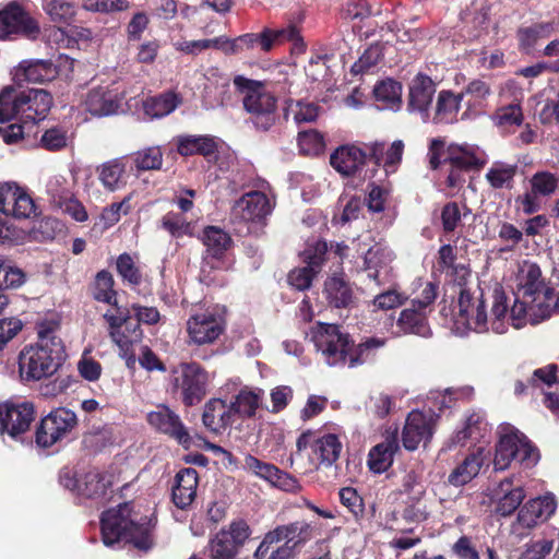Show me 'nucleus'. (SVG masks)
I'll use <instances>...</instances> for the list:
<instances>
[{
	"instance_id": "44",
	"label": "nucleus",
	"mask_w": 559,
	"mask_h": 559,
	"mask_svg": "<svg viewBox=\"0 0 559 559\" xmlns=\"http://www.w3.org/2000/svg\"><path fill=\"white\" fill-rule=\"evenodd\" d=\"M373 95L382 109L397 110L402 104V86L394 80L388 79L378 83L373 88Z\"/></svg>"
},
{
	"instance_id": "16",
	"label": "nucleus",
	"mask_w": 559,
	"mask_h": 559,
	"mask_svg": "<svg viewBox=\"0 0 559 559\" xmlns=\"http://www.w3.org/2000/svg\"><path fill=\"white\" fill-rule=\"evenodd\" d=\"M124 96V87L118 82H111L92 88L86 95L85 106L94 116H109L118 112Z\"/></svg>"
},
{
	"instance_id": "42",
	"label": "nucleus",
	"mask_w": 559,
	"mask_h": 559,
	"mask_svg": "<svg viewBox=\"0 0 559 559\" xmlns=\"http://www.w3.org/2000/svg\"><path fill=\"white\" fill-rule=\"evenodd\" d=\"M313 460L331 466L340 456L342 443L336 435L328 433L318 438L311 445Z\"/></svg>"
},
{
	"instance_id": "39",
	"label": "nucleus",
	"mask_w": 559,
	"mask_h": 559,
	"mask_svg": "<svg viewBox=\"0 0 559 559\" xmlns=\"http://www.w3.org/2000/svg\"><path fill=\"white\" fill-rule=\"evenodd\" d=\"M556 372V365H548L543 368L535 369L532 376L527 379V383H524L522 380L515 382V394H523L527 388L538 389L544 394L551 392L550 389L557 382Z\"/></svg>"
},
{
	"instance_id": "55",
	"label": "nucleus",
	"mask_w": 559,
	"mask_h": 559,
	"mask_svg": "<svg viewBox=\"0 0 559 559\" xmlns=\"http://www.w3.org/2000/svg\"><path fill=\"white\" fill-rule=\"evenodd\" d=\"M469 213V210L464 204L456 202L447 203L441 211V222L444 231H454L460 226L462 219Z\"/></svg>"
},
{
	"instance_id": "51",
	"label": "nucleus",
	"mask_w": 559,
	"mask_h": 559,
	"mask_svg": "<svg viewBox=\"0 0 559 559\" xmlns=\"http://www.w3.org/2000/svg\"><path fill=\"white\" fill-rule=\"evenodd\" d=\"M43 9L52 22L59 24H69L75 16L73 3L67 0H47Z\"/></svg>"
},
{
	"instance_id": "20",
	"label": "nucleus",
	"mask_w": 559,
	"mask_h": 559,
	"mask_svg": "<svg viewBox=\"0 0 559 559\" xmlns=\"http://www.w3.org/2000/svg\"><path fill=\"white\" fill-rule=\"evenodd\" d=\"M243 468L283 491L297 492L301 488L299 481L295 477L281 471L275 465L263 462L251 454H247L245 456Z\"/></svg>"
},
{
	"instance_id": "64",
	"label": "nucleus",
	"mask_w": 559,
	"mask_h": 559,
	"mask_svg": "<svg viewBox=\"0 0 559 559\" xmlns=\"http://www.w3.org/2000/svg\"><path fill=\"white\" fill-rule=\"evenodd\" d=\"M405 300L406 297L403 294L395 290H386L377 295L369 305V308L371 311L390 310L401 306Z\"/></svg>"
},
{
	"instance_id": "61",
	"label": "nucleus",
	"mask_w": 559,
	"mask_h": 559,
	"mask_svg": "<svg viewBox=\"0 0 559 559\" xmlns=\"http://www.w3.org/2000/svg\"><path fill=\"white\" fill-rule=\"evenodd\" d=\"M555 542L548 538L533 540L525 545L524 551L518 559H546L554 550Z\"/></svg>"
},
{
	"instance_id": "30",
	"label": "nucleus",
	"mask_w": 559,
	"mask_h": 559,
	"mask_svg": "<svg viewBox=\"0 0 559 559\" xmlns=\"http://www.w3.org/2000/svg\"><path fill=\"white\" fill-rule=\"evenodd\" d=\"M199 485L198 472L192 467L180 469L175 476L173 501L179 509L189 507L197 497Z\"/></svg>"
},
{
	"instance_id": "29",
	"label": "nucleus",
	"mask_w": 559,
	"mask_h": 559,
	"mask_svg": "<svg viewBox=\"0 0 559 559\" xmlns=\"http://www.w3.org/2000/svg\"><path fill=\"white\" fill-rule=\"evenodd\" d=\"M428 312L409 304L408 307L401 311L396 321L397 331H393L392 334L395 336L402 334H415L421 337L429 336L431 330L428 324Z\"/></svg>"
},
{
	"instance_id": "7",
	"label": "nucleus",
	"mask_w": 559,
	"mask_h": 559,
	"mask_svg": "<svg viewBox=\"0 0 559 559\" xmlns=\"http://www.w3.org/2000/svg\"><path fill=\"white\" fill-rule=\"evenodd\" d=\"M234 84L243 94V107L251 115L255 128L269 130L276 120V98L261 82L242 75H237Z\"/></svg>"
},
{
	"instance_id": "6",
	"label": "nucleus",
	"mask_w": 559,
	"mask_h": 559,
	"mask_svg": "<svg viewBox=\"0 0 559 559\" xmlns=\"http://www.w3.org/2000/svg\"><path fill=\"white\" fill-rule=\"evenodd\" d=\"M52 105L51 95L40 88L17 92L7 86L0 93V122L16 119L22 123H36L45 119Z\"/></svg>"
},
{
	"instance_id": "38",
	"label": "nucleus",
	"mask_w": 559,
	"mask_h": 559,
	"mask_svg": "<svg viewBox=\"0 0 559 559\" xmlns=\"http://www.w3.org/2000/svg\"><path fill=\"white\" fill-rule=\"evenodd\" d=\"M98 178L109 191H116L127 185V165L123 158H115L98 167Z\"/></svg>"
},
{
	"instance_id": "1",
	"label": "nucleus",
	"mask_w": 559,
	"mask_h": 559,
	"mask_svg": "<svg viewBox=\"0 0 559 559\" xmlns=\"http://www.w3.org/2000/svg\"><path fill=\"white\" fill-rule=\"evenodd\" d=\"M447 292L457 296V326L478 333L491 330L502 334L508 331L511 319L508 298L501 287L493 289L490 317L486 311L484 293L468 272L463 271L459 280L449 283Z\"/></svg>"
},
{
	"instance_id": "26",
	"label": "nucleus",
	"mask_w": 559,
	"mask_h": 559,
	"mask_svg": "<svg viewBox=\"0 0 559 559\" xmlns=\"http://www.w3.org/2000/svg\"><path fill=\"white\" fill-rule=\"evenodd\" d=\"M270 533L295 558L312 537V527L306 521H295L277 525Z\"/></svg>"
},
{
	"instance_id": "58",
	"label": "nucleus",
	"mask_w": 559,
	"mask_h": 559,
	"mask_svg": "<svg viewBox=\"0 0 559 559\" xmlns=\"http://www.w3.org/2000/svg\"><path fill=\"white\" fill-rule=\"evenodd\" d=\"M383 53L380 45H371L365 50L360 58L352 66L350 72L354 75L364 74L372 71V69L381 60Z\"/></svg>"
},
{
	"instance_id": "9",
	"label": "nucleus",
	"mask_w": 559,
	"mask_h": 559,
	"mask_svg": "<svg viewBox=\"0 0 559 559\" xmlns=\"http://www.w3.org/2000/svg\"><path fill=\"white\" fill-rule=\"evenodd\" d=\"M212 376L197 362H182L173 371V386L186 406L199 404L207 394Z\"/></svg>"
},
{
	"instance_id": "45",
	"label": "nucleus",
	"mask_w": 559,
	"mask_h": 559,
	"mask_svg": "<svg viewBox=\"0 0 559 559\" xmlns=\"http://www.w3.org/2000/svg\"><path fill=\"white\" fill-rule=\"evenodd\" d=\"M202 241L206 247L207 254L215 259L222 258L231 246L230 236L215 226H207L204 229Z\"/></svg>"
},
{
	"instance_id": "35",
	"label": "nucleus",
	"mask_w": 559,
	"mask_h": 559,
	"mask_svg": "<svg viewBox=\"0 0 559 559\" xmlns=\"http://www.w3.org/2000/svg\"><path fill=\"white\" fill-rule=\"evenodd\" d=\"M462 100L465 99L467 107L463 117L468 115L481 114L488 105V98L491 96L490 84L480 79L471 81L460 93Z\"/></svg>"
},
{
	"instance_id": "40",
	"label": "nucleus",
	"mask_w": 559,
	"mask_h": 559,
	"mask_svg": "<svg viewBox=\"0 0 559 559\" xmlns=\"http://www.w3.org/2000/svg\"><path fill=\"white\" fill-rule=\"evenodd\" d=\"M217 150L214 138L210 135H182L177 139V151L182 156L201 154L210 156Z\"/></svg>"
},
{
	"instance_id": "24",
	"label": "nucleus",
	"mask_w": 559,
	"mask_h": 559,
	"mask_svg": "<svg viewBox=\"0 0 559 559\" xmlns=\"http://www.w3.org/2000/svg\"><path fill=\"white\" fill-rule=\"evenodd\" d=\"M436 93L433 81L425 75L417 74L409 84L407 110L418 114L424 122L430 120V105Z\"/></svg>"
},
{
	"instance_id": "12",
	"label": "nucleus",
	"mask_w": 559,
	"mask_h": 559,
	"mask_svg": "<svg viewBox=\"0 0 559 559\" xmlns=\"http://www.w3.org/2000/svg\"><path fill=\"white\" fill-rule=\"evenodd\" d=\"M35 419L33 403L7 401L0 403V433L14 441L24 442L31 424Z\"/></svg>"
},
{
	"instance_id": "41",
	"label": "nucleus",
	"mask_w": 559,
	"mask_h": 559,
	"mask_svg": "<svg viewBox=\"0 0 559 559\" xmlns=\"http://www.w3.org/2000/svg\"><path fill=\"white\" fill-rule=\"evenodd\" d=\"M263 399L261 389H241L230 402L235 417L251 418L255 415Z\"/></svg>"
},
{
	"instance_id": "54",
	"label": "nucleus",
	"mask_w": 559,
	"mask_h": 559,
	"mask_svg": "<svg viewBox=\"0 0 559 559\" xmlns=\"http://www.w3.org/2000/svg\"><path fill=\"white\" fill-rule=\"evenodd\" d=\"M93 296L96 300L108 305L116 304V292L114 290L112 275L107 271L97 273L93 287Z\"/></svg>"
},
{
	"instance_id": "25",
	"label": "nucleus",
	"mask_w": 559,
	"mask_h": 559,
	"mask_svg": "<svg viewBox=\"0 0 559 559\" xmlns=\"http://www.w3.org/2000/svg\"><path fill=\"white\" fill-rule=\"evenodd\" d=\"M556 508L557 502L551 493L530 499L520 509L516 523L524 528L531 530L547 521L555 513Z\"/></svg>"
},
{
	"instance_id": "59",
	"label": "nucleus",
	"mask_w": 559,
	"mask_h": 559,
	"mask_svg": "<svg viewBox=\"0 0 559 559\" xmlns=\"http://www.w3.org/2000/svg\"><path fill=\"white\" fill-rule=\"evenodd\" d=\"M25 273L0 259V292L7 288H17L25 283Z\"/></svg>"
},
{
	"instance_id": "31",
	"label": "nucleus",
	"mask_w": 559,
	"mask_h": 559,
	"mask_svg": "<svg viewBox=\"0 0 559 559\" xmlns=\"http://www.w3.org/2000/svg\"><path fill=\"white\" fill-rule=\"evenodd\" d=\"M204 426L213 432H222L235 421L230 403L222 399H211L206 402L202 415Z\"/></svg>"
},
{
	"instance_id": "22",
	"label": "nucleus",
	"mask_w": 559,
	"mask_h": 559,
	"mask_svg": "<svg viewBox=\"0 0 559 559\" xmlns=\"http://www.w3.org/2000/svg\"><path fill=\"white\" fill-rule=\"evenodd\" d=\"M39 32L36 22L20 7L12 4L0 11V39L23 35L35 37Z\"/></svg>"
},
{
	"instance_id": "48",
	"label": "nucleus",
	"mask_w": 559,
	"mask_h": 559,
	"mask_svg": "<svg viewBox=\"0 0 559 559\" xmlns=\"http://www.w3.org/2000/svg\"><path fill=\"white\" fill-rule=\"evenodd\" d=\"M516 170V165L496 162L487 170L486 179L495 189H510L513 186Z\"/></svg>"
},
{
	"instance_id": "27",
	"label": "nucleus",
	"mask_w": 559,
	"mask_h": 559,
	"mask_svg": "<svg viewBox=\"0 0 559 559\" xmlns=\"http://www.w3.org/2000/svg\"><path fill=\"white\" fill-rule=\"evenodd\" d=\"M58 75L57 67L49 60L22 61L13 71V81L17 86L23 83H44Z\"/></svg>"
},
{
	"instance_id": "32",
	"label": "nucleus",
	"mask_w": 559,
	"mask_h": 559,
	"mask_svg": "<svg viewBox=\"0 0 559 559\" xmlns=\"http://www.w3.org/2000/svg\"><path fill=\"white\" fill-rule=\"evenodd\" d=\"M367 154L355 145H344L330 157L331 166L343 176H352L365 164Z\"/></svg>"
},
{
	"instance_id": "2",
	"label": "nucleus",
	"mask_w": 559,
	"mask_h": 559,
	"mask_svg": "<svg viewBox=\"0 0 559 559\" xmlns=\"http://www.w3.org/2000/svg\"><path fill=\"white\" fill-rule=\"evenodd\" d=\"M514 282L520 296L509 312L515 329L526 323L537 324L551 316V288L545 285L536 263L527 260L518 263Z\"/></svg>"
},
{
	"instance_id": "5",
	"label": "nucleus",
	"mask_w": 559,
	"mask_h": 559,
	"mask_svg": "<svg viewBox=\"0 0 559 559\" xmlns=\"http://www.w3.org/2000/svg\"><path fill=\"white\" fill-rule=\"evenodd\" d=\"M102 537L107 547H114L121 540L132 544L142 551L153 546L152 527L146 516L132 514L131 504L126 502L106 511L102 519Z\"/></svg>"
},
{
	"instance_id": "8",
	"label": "nucleus",
	"mask_w": 559,
	"mask_h": 559,
	"mask_svg": "<svg viewBox=\"0 0 559 559\" xmlns=\"http://www.w3.org/2000/svg\"><path fill=\"white\" fill-rule=\"evenodd\" d=\"M538 459L537 449L522 432L510 426L503 428L493 459L496 471H504L513 461L528 468L534 466Z\"/></svg>"
},
{
	"instance_id": "11",
	"label": "nucleus",
	"mask_w": 559,
	"mask_h": 559,
	"mask_svg": "<svg viewBox=\"0 0 559 559\" xmlns=\"http://www.w3.org/2000/svg\"><path fill=\"white\" fill-rule=\"evenodd\" d=\"M265 186L266 183L262 182L259 190L245 193L233 205L231 219L234 224L246 225L248 233H252L254 227L272 212L273 205L264 191Z\"/></svg>"
},
{
	"instance_id": "47",
	"label": "nucleus",
	"mask_w": 559,
	"mask_h": 559,
	"mask_svg": "<svg viewBox=\"0 0 559 559\" xmlns=\"http://www.w3.org/2000/svg\"><path fill=\"white\" fill-rule=\"evenodd\" d=\"M110 485L111 480L108 475L98 471H90L80 479L78 493L87 498H99L106 495Z\"/></svg>"
},
{
	"instance_id": "3",
	"label": "nucleus",
	"mask_w": 559,
	"mask_h": 559,
	"mask_svg": "<svg viewBox=\"0 0 559 559\" xmlns=\"http://www.w3.org/2000/svg\"><path fill=\"white\" fill-rule=\"evenodd\" d=\"M310 340L322 360L330 367L362 365L374 357L385 345L384 338L368 337L355 345L348 334L341 332L335 324L318 322L310 330Z\"/></svg>"
},
{
	"instance_id": "46",
	"label": "nucleus",
	"mask_w": 559,
	"mask_h": 559,
	"mask_svg": "<svg viewBox=\"0 0 559 559\" xmlns=\"http://www.w3.org/2000/svg\"><path fill=\"white\" fill-rule=\"evenodd\" d=\"M326 299L336 308H346L353 301V290L342 277L333 276L325 282Z\"/></svg>"
},
{
	"instance_id": "33",
	"label": "nucleus",
	"mask_w": 559,
	"mask_h": 559,
	"mask_svg": "<svg viewBox=\"0 0 559 559\" xmlns=\"http://www.w3.org/2000/svg\"><path fill=\"white\" fill-rule=\"evenodd\" d=\"M525 498L522 486L513 485L512 478H506L495 490L496 512L502 516L511 515Z\"/></svg>"
},
{
	"instance_id": "18",
	"label": "nucleus",
	"mask_w": 559,
	"mask_h": 559,
	"mask_svg": "<svg viewBox=\"0 0 559 559\" xmlns=\"http://www.w3.org/2000/svg\"><path fill=\"white\" fill-rule=\"evenodd\" d=\"M225 330L221 314L206 310L195 313L187 321V332L192 343L205 345L215 342Z\"/></svg>"
},
{
	"instance_id": "21",
	"label": "nucleus",
	"mask_w": 559,
	"mask_h": 559,
	"mask_svg": "<svg viewBox=\"0 0 559 559\" xmlns=\"http://www.w3.org/2000/svg\"><path fill=\"white\" fill-rule=\"evenodd\" d=\"M449 162L450 169L447 177V185L450 188H457L465 181L463 169L476 166L481 163V156L478 148L471 145L452 144L448 148V154L444 157V166Z\"/></svg>"
},
{
	"instance_id": "4",
	"label": "nucleus",
	"mask_w": 559,
	"mask_h": 559,
	"mask_svg": "<svg viewBox=\"0 0 559 559\" xmlns=\"http://www.w3.org/2000/svg\"><path fill=\"white\" fill-rule=\"evenodd\" d=\"M56 321H40L36 325L37 342L19 354V373L23 381H39L55 374L64 359V346L57 335Z\"/></svg>"
},
{
	"instance_id": "37",
	"label": "nucleus",
	"mask_w": 559,
	"mask_h": 559,
	"mask_svg": "<svg viewBox=\"0 0 559 559\" xmlns=\"http://www.w3.org/2000/svg\"><path fill=\"white\" fill-rule=\"evenodd\" d=\"M462 96L450 91H441L437 98L431 121L435 123H453L457 120Z\"/></svg>"
},
{
	"instance_id": "50",
	"label": "nucleus",
	"mask_w": 559,
	"mask_h": 559,
	"mask_svg": "<svg viewBox=\"0 0 559 559\" xmlns=\"http://www.w3.org/2000/svg\"><path fill=\"white\" fill-rule=\"evenodd\" d=\"M159 227L166 230L171 237L180 238L182 236H191L193 226L187 221L182 213L168 212L160 222Z\"/></svg>"
},
{
	"instance_id": "43",
	"label": "nucleus",
	"mask_w": 559,
	"mask_h": 559,
	"mask_svg": "<svg viewBox=\"0 0 559 559\" xmlns=\"http://www.w3.org/2000/svg\"><path fill=\"white\" fill-rule=\"evenodd\" d=\"M181 103L180 97L174 92H166L152 96L143 102L145 115L152 119L162 118L171 114Z\"/></svg>"
},
{
	"instance_id": "56",
	"label": "nucleus",
	"mask_w": 559,
	"mask_h": 559,
	"mask_svg": "<svg viewBox=\"0 0 559 559\" xmlns=\"http://www.w3.org/2000/svg\"><path fill=\"white\" fill-rule=\"evenodd\" d=\"M552 31L551 24L542 23L535 24L519 31V40L521 46L530 50L535 47L537 41L550 36Z\"/></svg>"
},
{
	"instance_id": "62",
	"label": "nucleus",
	"mask_w": 559,
	"mask_h": 559,
	"mask_svg": "<svg viewBox=\"0 0 559 559\" xmlns=\"http://www.w3.org/2000/svg\"><path fill=\"white\" fill-rule=\"evenodd\" d=\"M131 195L126 197L121 202L112 203L105 207L102 212L100 219L106 227L117 224L122 215H127L130 210Z\"/></svg>"
},
{
	"instance_id": "10",
	"label": "nucleus",
	"mask_w": 559,
	"mask_h": 559,
	"mask_svg": "<svg viewBox=\"0 0 559 559\" xmlns=\"http://www.w3.org/2000/svg\"><path fill=\"white\" fill-rule=\"evenodd\" d=\"M356 251L364 260V270L368 277L382 284L390 277L394 252L385 245L376 242L370 235L360 236L356 240Z\"/></svg>"
},
{
	"instance_id": "34",
	"label": "nucleus",
	"mask_w": 559,
	"mask_h": 559,
	"mask_svg": "<svg viewBox=\"0 0 559 559\" xmlns=\"http://www.w3.org/2000/svg\"><path fill=\"white\" fill-rule=\"evenodd\" d=\"M400 449L396 431L385 436L368 454V466L377 474L385 472L393 463L394 454Z\"/></svg>"
},
{
	"instance_id": "13",
	"label": "nucleus",
	"mask_w": 559,
	"mask_h": 559,
	"mask_svg": "<svg viewBox=\"0 0 559 559\" xmlns=\"http://www.w3.org/2000/svg\"><path fill=\"white\" fill-rule=\"evenodd\" d=\"M76 425L74 412L63 407L53 409L41 419L36 430V443L40 448H49L66 438Z\"/></svg>"
},
{
	"instance_id": "53",
	"label": "nucleus",
	"mask_w": 559,
	"mask_h": 559,
	"mask_svg": "<svg viewBox=\"0 0 559 559\" xmlns=\"http://www.w3.org/2000/svg\"><path fill=\"white\" fill-rule=\"evenodd\" d=\"M254 559H293V556L267 532L254 552Z\"/></svg>"
},
{
	"instance_id": "15",
	"label": "nucleus",
	"mask_w": 559,
	"mask_h": 559,
	"mask_svg": "<svg viewBox=\"0 0 559 559\" xmlns=\"http://www.w3.org/2000/svg\"><path fill=\"white\" fill-rule=\"evenodd\" d=\"M0 212L17 219L37 216V206L32 197L14 182L0 185Z\"/></svg>"
},
{
	"instance_id": "60",
	"label": "nucleus",
	"mask_w": 559,
	"mask_h": 559,
	"mask_svg": "<svg viewBox=\"0 0 559 559\" xmlns=\"http://www.w3.org/2000/svg\"><path fill=\"white\" fill-rule=\"evenodd\" d=\"M298 145L305 155H318L324 148L322 135L316 130L299 132Z\"/></svg>"
},
{
	"instance_id": "63",
	"label": "nucleus",
	"mask_w": 559,
	"mask_h": 559,
	"mask_svg": "<svg viewBox=\"0 0 559 559\" xmlns=\"http://www.w3.org/2000/svg\"><path fill=\"white\" fill-rule=\"evenodd\" d=\"M467 431L471 442H477L485 438L489 431L488 424L480 413L471 414L463 424Z\"/></svg>"
},
{
	"instance_id": "49",
	"label": "nucleus",
	"mask_w": 559,
	"mask_h": 559,
	"mask_svg": "<svg viewBox=\"0 0 559 559\" xmlns=\"http://www.w3.org/2000/svg\"><path fill=\"white\" fill-rule=\"evenodd\" d=\"M414 297L412 298L411 304L430 314L432 311V305L439 294L438 284L430 281L418 280L414 283Z\"/></svg>"
},
{
	"instance_id": "28",
	"label": "nucleus",
	"mask_w": 559,
	"mask_h": 559,
	"mask_svg": "<svg viewBox=\"0 0 559 559\" xmlns=\"http://www.w3.org/2000/svg\"><path fill=\"white\" fill-rule=\"evenodd\" d=\"M489 461V452L479 447L456 465L448 477L453 486H463L474 479Z\"/></svg>"
},
{
	"instance_id": "23",
	"label": "nucleus",
	"mask_w": 559,
	"mask_h": 559,
	"mask_svg": "<svg viewBox=\"0 0 559 559\" xmlns=\"http://www.w3.org/2000/svg\"><path fill=\"white\" fill-rule=\"evenodd\" d=\"M148 424L157 431L165 433L189 448L192 440L180 417L169 407L160 405L147 414Z\"/></svg>"
},
{
	"instance_id": "52",
	"label": "nucleus",
	"mask_w": 559,
	"mask_h": 559,
	"mask_svg": "<svg viewBox=\"0 0 559 559\" xmlns=\"http://www.w3.org/2000/svg\"><path fill=\"white\" fill-rule=\"evenodd\" d=\"M132 162L138 170H158L163 165V153L159 146H151L132 155Z\"/></svg>"
},
{
	"instance_id": "14",
	"label": "nucleus",
	"mask_w": 559,
	"mask_h": 559,
	"mask_svg": "<svg viewBox=\"0 0 559 559\" xmlns=\"http://www.w3.org/2000/svg\"><path fill=\"white\" fill-rule=\"evenodd\" d=\"M559 183V177L550 171H537L528 180L530 190L515 200L524 214L530 215L542 209V199L551 197Z\"/></svg>"
},
{
	"instance_id": "36",
	"label": "nucleus",
	"mask_w": 559,
	"mask_h": 559,
	"mask_svg": "<svg viewBox=\"0 0 559 559\" xmlns=\"http://www.w3.org/2000/svg\"><path fill=\"white\" fill-rule=\"evenodd\" d=\"M105 318L111 326L110 336L120 349V356L126 359L127 365L135 362V354L133 352V344L140 340L141 331L134 328L131 335H127L122 330V319L105 314Z\"/></svg>"
},
{
	"instance_id": "57",
	"label": "nucleus",
	"mask_w": 559,
	"mask_h": 559,
	"mask_svg": "<svg viewBox=\"0 0 559 559\" xmlns=\"http://www.w3.org/2000/svg\"><path fill=\"white\" fill-rule=\"evenodd\" d=\"M266 34L270 39L271 49L286 41L293 43L296 47L304 48V43L299 34V29L293 24L276 29L266 28Z\"/></svg>"
},
{
	"instance_id": "17",
	"label": "nucleus",
	"mask_w": 559,
	"mask_h": 559,
	"mask_svg": "<svg viewBox=\"0 0 559 559\" xmlns=\"http://www.w3.org/2000/svg\"><path fill=\"white\" fill-rule=\"evenodd\" d=\"M437 416L433 412L413 411L408 414L402 432L403 445L408 451L416 450L420 443L426 445L431 439Z\"/></svg>"
},
{
	"instance_id": "19",
	"label": "nucleus",
	"mask_w": 559,
	"mask_h": 559,
	"mask_svg": "<svg viewBox=\"0 0 559 559\" xmlns=\"http://www.w3.org/2000/svg\"><path fill=\"white\" fill-rule=\"evenodd\" d=\"M249 537V527L242 522H233L221 530L211 542L212 559H236L239 548Z\"/></svg>"
}]
</instances>
